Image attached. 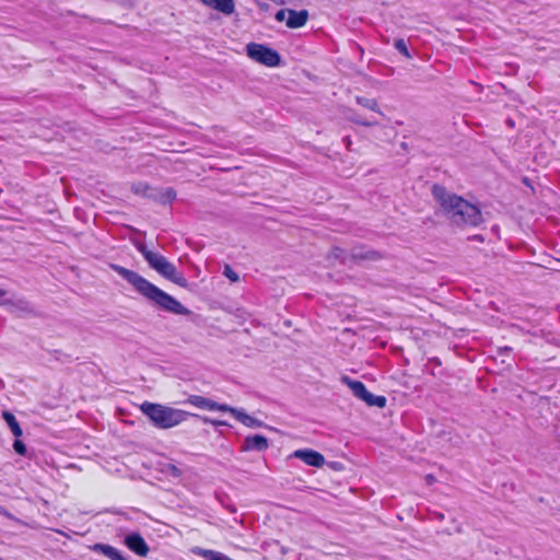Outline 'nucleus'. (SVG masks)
<instances>
[{
    "mask_svg": "<svg viewBox=\"0 0 560 560\" xmlns=\"http://www.w3.org/2000/svg\"><path fill=\"white\" fill-rule=\"evenodd\" d=\"M195 555L201 556L206 560H232L228 556L209 549L196 548L194 549Z\"/></svg>",
    "mask_w": 560,
    "mask_h": 560,
    "instance_id": "a211bd4d",
    "label": "nucleus"
},
{
    "mask_svg": "<svg viewBox=\"0 0 560 560\" xmlns=\"http://www.w3.org/2000/svg\"><path fill=\"white\" fill-rule=\"evenodd\" d=\"M223 275L226 278H229L232 282H237L240 279L238 275L229 265L224 267Z\"/></svg>",
    "mask_w": 560,
    "mask_h": 560,
    "instance_id": "5701e85b",
    "label": "nucleus"
},
{
    "mask_svg": "<svg viewBox=\"0 0 560 560\" xmlns=\"http://www.w3.org/2000/svg\"><path fill=\"white\" fill-rule=\"evenodd\" d=\"M94 550L100 551L102 555H104L110 560H127L125 557L121 556L118 549L109 545L96 544L94 546Z\"/></svg>",
    "mask_w": 560,
    "mask_h": 560,
    "instance_id": "2eb2a0df",
    "label": "nucleus"
},
{
    "mask_svg": "<svg viewBox=\"0 0 560 560\" xmlns=\"http://www.w3.org/2000/svg\"><path fill=\"white\" fill-rule=\"evenodd\" d=\"M228 412L235 417L241 423L248 428H260L264 425L262 421L245 413L243 410L236 409L234 407H229Z\"/></svg>",
    "mask_w": 560,
    "mask_h": 560,
    "instance_id": "9b49d317",
    "label": "nucleus"
},
{
    "mask_svg": "<svg viewBox=\"0 0 560 560\" xmlns=\"http://www.w3.org/2000/svg\"><path fill=\"white\" fill-rule=\"evenodd\" d=\"M268 446H269V442H268L267 438L256 434V435L247 436L244 440L242 451L248 452V451L255 450V451L261 452V451L267 450Z\"/></svg>",
    "mask_w": 560,
    "mask_h": 560,
    "instance_id": "1a4fd4ad",
    "label": "nucleus"
},
{
    "mask_svg": "<svg viewBox=\"0 0 560 560\" xmlns=\"http://www.w3.org/2000/svg\"><path fill=\"white\" fill-rule=\"evenodd\" d=\"M131 190L137 195L148 197L149 194H152L153 188L145 183H137L131 186Z\"/></svg>",
    "mask_w": 560,
    "mask_h": 560,
    "instance_id": "412c9836",
    "label": "nucleus"
},
{
    "mask_svg": "<svg viewBox=\"0 0 560 560\" xmlns=\"http://www.w3.org/2000/svg\"><path fill=\"white\" fill-rule=\"evenodd\" d=\"M126 546L140 557H147L149 553V546L138 533H132L125 538Z\"/></svg>",
    "mask_w": 560,
    "mask_h": 560,
    "instance_id": "0eeeda50",
    "label": "nucleus"
},
{
    "mask_svg": "<svg viewBox=\"0 0 560 560\" xmlns=\"http://www.w3.org/2000/svg\"><path fill=\"white\" fill-rule=\"evenodd\" d=\"M0 560H2V559L0 558Z\"/></svg>",
    "mask_w": 560,
    "mask_h": 560,
    "instance_id": "e433bc0d",
    "label": "nucleus"
},
{
    "mask_svg": "<svg viewBox=\"0 0 560 560\" xmlns=\"http://www.w3.org/2000/svg\"><path fill=\"white\" fill-rule=\"evenodd\" d=\"M201 419H202V421H203L205 423H211V424H213V425H215V427L226 425V424H228L225 421H222V420H213V419H210V418H208V417H202Z\"/></svg>",
    "mask_w": 560,
    "mask_h": 560,
    "instance_id": "bb28decb",
    "label": "nucleus"
},
{
    "mask_svg": "<svg viewBox=\"0 0 560 560\" xmlns=\"http://www.w3.org/2000/svg\"><path fill=\"white\" fill-rule=\"evenodd\" d=\"M355 101L361 106L383 115V113L380 110V107H378V104H377L376 100H374V98H366V97H362V96H357Z\"/></svg>",
    "mask_w": 560,
    "mask_h": 560,
    "instance_id": "6ab92c4d",
    "label": "nucleus"
},
{
    "mask_svg": "<svg viewBox=\"0 0 560 560\" xmlns=\"http://www.w3.org/2000/svg\"><path fill=\"white\" fill-rule=\"evenodd\" d=\"M386 397L385 396H376L372 393L369 394L368 399L365 400L369 406H376L378 408H384L386 406Z\"/></svg>",
    "mask_w": 560,
    "mask_h": 560,
    "instance_id": "aec40b11",
    "label": "nucleus"
},
{
    "mask_svg": "<svg viewBox=\"0 0 560 560\" xmlns=\"http://www.w3.org/2000/svg\"><path fill=\"white\" fill-rule=\"evenodd\" d=\"M293 456L313 467H322L325 464L324 456L313 450H298L293 453Z\"/></svg>",
    "mask_w": 560,
    "mask_h": 560,
    "instance_id": "6e6552de",
    "label": "nucleus"
},
{
    "mask_svg": "<svg viewBox=\"0 0 560 560\" xmlns=\"http://www.w3.org/2000/svg\"><path fill=\"white\" fill-rule=\"evenodd\" d=\"M203 4L211 7L224 14H232L234 12L233 0H200Z\"/></svg>",
    "mask_w": 560,
    "mask_h": 560,
    "instance_id": "f8f14e48",
    "label": "nucleus"
},
{
    "mask_svg": "<svg viewBox=\"0 0 560 560\" xmlns=\"http://www.w3.org/2000/svg\"><path fill=\"white\" fill-rule=\"evenodd\" d=\"M166 471H168L174 477H179L182 475V470L173 464H168L166 466Z\"/></svg>",
    "mask_w": 560,
    "mask_h": 560,
    "instance_id": "a878e982",
    "label": "nucleus"
},
{
    "mask_svg": "<svg viewBox=\"0 0 560 560\" xmlns=\"http://www.w3.org/2000/svg\"><path fill=\"white\" fill-rule=\"evenodd\" d=\"M7 294L8 292L4 289L0 288V299H3Z\"/></svg>",
    "mask_w": 560,
    "mask_h": 560,
    "instance_id": "473e14b6",
    "label": "nucleus"
},
{
    "mask_svg": "<svg viewBox=\"0 0 560 560\" xmlns=\"http://www.w3.org/2000/svg\"><path fill=\"white\" fill-rule=\"evenodd\" d=\"M341 253H342V250L340 248H336L335 249V256L336 257H340Z\"/></svg>",
    "mask_w": 560,
    "mask_h": 560,
    "instance_id": "f704fd0d",
    "label": "nucleus"
},
{
    "mask_svg": "<svg viewBox=\"0 0 560 560\" xmlns=\"http://www.w3.org/2000/svg\"><path fill=\"white\" fill-rule=\"evenodd\" d=\"M2 417H3L4 421L7 422V424L9 425L12 434L15 438H20L23 434V431H22L18 420L15 419L14 415L11 413L10 411H3Z\"/></svg>",
    "mask_w": 560,
    "mask_h": 560,
    "instance_id": "f3484780",
    "label": "nucleus"
},
{
    "mask_svg": "<svg viewBox=\"0 0 560 560\" xmlns=\"http://www.w3.org/2000/svg\"><path fill=\"white\" fill-rule=\"evenodd\" d=\"M358 125H362V126H374L376 125V122H373V121H366V120H362L361 119V122H358Z\"/></svg>",
    "mask_w": 560,
    "mask_h": 560,
    "instance_id": "c756f323",
    "label": "nucleus"
},
{
    "mask_svg": "<svg viewBox=\"0 0 560 560\" xmlns=\"http://www.w3.org/2000/svg\"><path fill=\"white\" fill-rule=\"evenodd\" d=\"M109 268L124 278L138 294L158 308L176 315H188L190 313L179 301L158 288L138 272L117 264H109Z\"/></svg>",
    "mask_w": 560,
    "mask_h": 560,
    "instance_id": "f257e3e1",
    "label": "nucleus"
},
{
    "mask_svg": "<svg viewBox=\"0 0 560 560\" xmlns=\"http://www.w3.org/2000/svg\"><path fill=\"white\" fill-rule=\"evenodd\" d=\"M246 52L250 59L267 67H276L281 60L280 55L276 50L261 44L249 43L246 46Z\"/></svg>",
    "mask_w": 560,
    "mask_h": 560,
    "instance_id": "39448f33",
    "label": "nucleus"
},
{
    "mask_svg": "<svg viewBox=\"0 0 560 560\" xmlns=\"http://www.w3.org/2000/svg\"><path fill=\"white\" fill-rule=\"evenodd\" d=\"M308 20V11L307 10H301L295 11L290 9L288 19H287V26L289 28H300L306 24Z\"/></svg>",
    "mask_w": 560,
    "mask_h": 560,
    "instance_id": "9d476101",
    "label": "nucleus"
},
{
    "mask_svg": "<svg viewBox=\"0 0 560 560\" xmlns=\"http://www.w3.org/2000/svg\"><path fill=\"white\" fill-rule=\"evenodd\" d=\"M369 394H370V392L366 389L360 399L365 402V400L368 399Z\"/></svg>",
    "mask_w": 560,
    "mask_h": 560,
    "instance_id": "2f4dec72",
    "label": "nucleus"
},
{
    "mask_svg": "<svg viewBox=\"0 0 560 560\" xmlns=\"http://www.w3.org/2000/svg\"><path fill=\"white\" fill-rule=\"evenodd\" d=\"M425 479H427V482H428L429 485H431V483H433V482L435 481V478H434V476H432V475H428V476L425 477Z\"/></svg>",
    "mask_w": 560,
    "mask_h": 560,
    "instance_id": "7c9ffc66",
    "label": "nucleus"
},
{
    "mask_svg": "<svg viewBox=\"0 0 560 560\" xmlns=\"http://www.w3.org/2000/svg\"><path fill=\"white\" fill-rule=\"evenodd\" d=\"M185 404H189L191 406H195L199 409H202V410H209V411H224V412H228L229 410V405H225V404H219L214 400H211L209 398H206L203 396H200V395H190L187 400L185 401Z\"/></svg>",
    "mask_w": 560,
    "mask_h": 560,
    "instance_id": "423d86ee",
    "label": "nucleus"
},
{
    "mask_svg": "<svg viewBox=\"0 0 560 560\" xmlns=\"http://www.w3.org/2000/svg\"><path fill=\"white\" fill-rule=\"evenodd\" d=\"M432 194L441 211L455 225L477 226L482 222V213L475 205L464 198L447 191L440 185H434Z\"/></svg>",
    "mask_w": 560,
    "mask_h": 560,
    "instance_id": "f03ea898",
    "label": "nucleus"
},
{
    "mask_svg": "<svg viewBox=\"0 0 560 560\" xmlns=\"http://www.w3.org/2000/svg\"><path fill=\"white\" fill-rule=\"evenodd\" d=\"M0 514L4 515L8 518H13L12 514L8 512L4 508L0 505Z\"/></svg>",
    "mask_w": 560,
    "mask_h": 560,
    "instance_id": "c85d7f7f",
    "label": "nucleus"
},
{
    "mask_svg": "<svg viewBox=\"0 0 560 560\" xmlns=\"http://www.w3.org/2000/svg\"><path fill=\"white\" fill-rule=\"evenodd\" d=\"M1 305H7L9 307V311L12 313H28L32 311L28 302L24 300H2L0 299Z\"/></svg>",
    "mask_w": 560,
    "mask_h": 560,
    "instance_id": "ddd939ff",
    "label": "nucleus"
},
{
    "mask_svg": "<svg viewBox=\"0 0 560 560\" xmlns=\"http://www.w3.org/2000/svg\"><path fill=\"white\" fill-rule=\"evenodd\" d=\"M140 409L160 429L176 427L185 421L188 416L199 417L180 409L149 401L143 402Z\"/></svg>",
    "mask_w": 560,
    "mask_h": 560,
    "instance_id": "7ed1b4c3",
    "label": "nucleus"
},
{
    "mask_svg": "<svg viewBox=\"0 0 560 560\" xmlns=\"http://www.w3.org/2000/svg\"><path fill=\"white\" fill-rule=\"evenodd\" d=\"M135 246L138 252L142 254L149 266L159 275L182 288L188 287L186 278L180 272H178L176 267L163 255L149 249L148 246L141 242H137Z\"/></svg>",
    "mask_w": 560,
    "mask_h": 560,
    "instance_id": "20e7f679",
    "label": "nucleus"
},
{
    "mask_svg": "<svg viewBox=\"0 0 560 560\" xmlns=\"http://www.w3.org/2000/svg\"><path fill=\"white\" fill-rule=\"evenodd\" d=\"M374 256V254L371 255V257ZM370 256L368 255H364V258H371Z\"/></svg>",
    "mask_w": 560,
    "mask_h": 560,
    "instance_id": "c9c22d12",
    "label": "nucleus"
},
{
    "mask_svg": "<svg viewBox=\"0 0 560 560\" xmlns=\"http://www.w3.org/2000/svg\"><path fill=\"white\" fill-rule=\"evenodd\" d=\"M13 448L19 455H25L26 454V446L21 440H15L13 443Z\"/></svg>",
    "mask_w": 560,
    "mask_h": 560,
    "instance_id": "b1692460",
    "label": "nucleus"
},
{
    "mask_svg": "<svg viewBox=\"0 0 560 560\" xmlns=\"http://www.w3.org/2000/svg\"><path fill=\"white\" fill-rule=\"evenodd\" d=\"M148 197L161 203H170L176 198V191L173 188L153 189L152 194H149Z\"/></svg>",
    "mask_w": 560,
    "mask_h": 560,
    "instance_id": "4468645a",
    "label": "nucleus"
},
{
    "mask_svg": "<svg viewBox=\"0 0 560 560\" xmlns=\"http://www.w3.org/2000/svg\"><path fill=\"white\" fill-rule=\"evenodd\" d=\"M347 119L354 124L361 122L360 117L355 114H351V115L347 116Z\"/></svg>",
    "mask_w": 560,
    "mask_h": 560,
    "instance_id": "cd10ccee",
    "label": "nucleus"
},
{
    "mask_svg": "<svg viewBox=\"0 0 560 560\" xmlns=\"http://www.w3.org/2000/svg\"><path fill=\"white\" fill-rule=\"evenodd\" d=\"M395 47L396 49L401 52L402 55H405L406 57L410 58V54L408 51V48H407V45L405 43L404 39H397L395 42Z\"/></svg>",
    "mask_w": 560,
    "mask_h": 560,
    "instance_id": "4be33fe9",
    "label": "nucleus"
},
{
    "mask_svg": "<svg viewBox=\"0 0 560 560\" xmlns=\"http://www.w3.org/2000/svg\"><path fill=\"white\" fill-rule=\"evenodd\" d=\"M341 381H342V383L348 385V387L351 389L352 394L359 399L362 397V395L366 390L365 385L360 381L351 380L348 376H342Z\"/></svg>",
    "mask_w": 560,
    "mask_h": 560,
    "instance_id": "dca6fc26",
    "label": "nucleus"
},
{
    "mask_svg": "<svg viewBox=\"0 0 560 560\" xmlns=\"http://www.w3.org/2000/svg\"><path fill=\"white\" fill-rule=\"evenodd\" d=\"M343 141H345L346 145L349 148V147H350V144H351V140H350V138H349V137H346V138L343 139Z\"/></svg>",
    "mask_w": 560,
    "mask_h": 560,
    "instance_id": "72a5a7b5",
    "label": "nucleus"
},
{
    "mask_svg": "<svg viewBox=\"0 0 560 560\" xmlns=\"http://www.w3.org/2000/svg\"><path fill=\"white\" fill-rule=\"evenodd\" d=\"M289 10L290 9H281V10H279L276 13V15H275L276 20L279 21V22H285L287 23Z\"/></svg>",
    "mask_w": 560,
    "mask_h": 560,
    "instance_id": "393cba45",
    "label": "nucleus"
}]
</instances>
